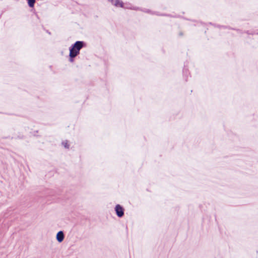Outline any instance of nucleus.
Returning a JSON list of instances; mask_svg holds the SVG:
<instances>
[{
	"label": "nucleus",
	"mask_w": 258,
	"mask_h": 258,
	"mask_svg": "<svg viewBox=\"0 0 258 258\" xmlns=\"http://www.w3.org/2000/svg\"><path fill=\"white\" fill-rule=\"evenodd\" d=\"M28 1V4L30 8H33L34 6V4L35 3V0H27Z\"/></svg>",
	"instance_id": "5"
},
{
	"label": "nucleus",
	"mask_w": 258,
	"mask_h": 258,
	"mask_svg": "<svg viewBox=\"0 0 258 258\" xmlns=\"http://www.w3.org/2000/svg\"><path fill=\"white\" fill-rule=\"evenodd\" d=\"M56 239L59 242H62L64 238V235L63 231H60L56 234Z\"/></svg>",
	"instance_id": "3"
},
{
	"label": "nucleus",
	"mask_w": 258,
	"mask_h": 258,
	"mask_svg": "<svg viewBox=\"0 0 258 258\" xmlns=\"http://www.w3.org/2000/svg\"><path fill=\"white\" fill-rule=\"evenodd\" d=\"M62 145L64 146V147L66 148H69V145L68 144V143L67 142H63L62 143Z\"/></svg>",
	"instance_id": "6"
},
{
	"label": "nucleus",
	"mask_w": 258,
	"mask_h": 258,
	"mask_svg": "<svg viewBox=\"0 0 258 258\" xmlns=\"http://www.w3.org/2000/svg\"><path fill=\"white\" fill-rule=\"evenodd\" d=\"M84 43L83 41H76L74 45L70 48V61H73V58L75 57L79 53L80 49L83 47Z\"/></svg>",
	"instance_id": "1"
},
{
	"label": "nucleus",
	"mask_w": 258,
	"mask_h": 258,
	"mask_svg": "<svg viewBox=\"0 0 258 258\" xmlns=\"http://www.w3.org/2000/svg\"><path fill=\"white\" fill-rule=\"evenodd\" d=\"M115 210L116 213V215L119 217H122L124 215V210L122 208V207L119 205H117L115 206Z\"/></svg>",
	"instance_id": "2"
},
{
	"label": "nucleus",
	"mask_w": 258,
	"mask_h": 258,
	"mask_svg": "<svg viewBox=\"0 0 258 258\" xmlns=\"http://www.w3.org/2000/svg\"><path fill=\"white\" fill-rule=\"evenodd\" d=\"M112 3L116 7H123V3L120 0H111Z\"/></svg>",
	"instance_id": "4"
}]
</instances>
